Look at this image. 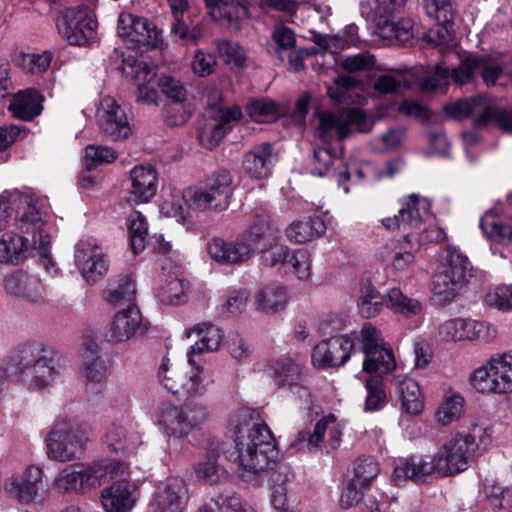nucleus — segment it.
Instances as JSON below:
<instances>
[{
    "mask_svg": "<svg viewBox=\"0 0 512 512\" xmlns=\"http://www.w3.org/2000/svg\"><path fill=\"white\" fill-rule=\"evenodd\" d=\"M386 297V307L396 313L410 317L421 312V303L416 299L406 297L398 288L390 289Z\"/></svg>",
    "mask_w": 512,
    "mask_h": 512,
    "instance_id": "864d4df0",
    "label": "nucleus"
},
{
    "mask_svg": "<svg viewBox=\"0 0 512 512\" xmlns=\"http://www.w3.org/2000/svg\"><path fill=\"white\" fill-rule=\"evenodd\" d=\"M218 512H256L254 508L233 491L224 490L211 497Z\"/></svg>",
    "mask_w": 512,
    "mask_h": 512,
    "instance_id": "6e6d98bb",
    "label": "nucleus"
},
{
    "mask_svg": "<svg viewBox=\"0 0 512 512\" xmlns=\"http://www.w3.org/2000/svg\"><path fill=\"white\" fill-rule=\"evenodd\" d=\"M463 413L464 398L459 394H451L447 395L439 405L435 419L440 425L447 426L458 420Z\"/></svg>",
    "mask_w": 512,
    "mask_h": 512,
    "instance_id": "3c124183",
    "label": "nucleus"
},
{
    "mask_svg": "<svg viewBox=\"0 0 512 512\" xmlns=\"http://www.w3.org/2000/svg\"><path fill=\"white\" fill-rule=\"evenodd\" d=\"M312 260L305 249L291 251L287 260V273L294 274L299 280H307L311 275Z\"/></svg>",
    "mask_w": 512,
    "mask_h": 512,
    "instance_id": "e2e57ef3",
    "label": "nucleus"
},
{
    "mask_svg": "<svg viewBox=\"0 0 512 512\" xmlns=\"http://www.w3.org/2000/svg\"><path fill=\"white\" fill-rule=\"evenodd\" d=\"M438 271L433 277L431 290L439 304L454 300L468 280L472 277V265L468 257L458 249L448 247Z\"/></svg>",
    "mask_w": 512,
    "mask_h": 512,
    "instance_id": "20e7f679",
    "label": "nucleus"
},
{
    "mask_svg": "<svg viewBox=\"0 0 512 512\" xmlns=\"http://www.w3.org/2000/svg\"><path fill=\"white\" fill-rule=\"evenodd\" d=\"M136 297L135 284L129 274L119 275L107 288L106 300L108 303L118 306L121 304H133Z\"/></svg>",
    "mask_w": 512,
    "mask_h": 512,
    "instance_id": "49530a36",
    "label": "nucleus"
},
{
    "mask_svg": "<svg viewBox=\"0 0 512 512\" xmlns=\"http://www.w3.org/2000/svg\"><path fill=\"white\" fill-rule=\"evenodd\" d=\"M503 73V66L488 55L466 58L457 68L452 70V80L457 84H466L476 76H480L487 87L495 86Z\"/></svg>",
    "mask_w": 512,
    "mask_h": 512,
    "instance_id": "a211bd4d",
    "label": "nucleus"
},
{
    "mask_svg": "<svg viewBox=\"0 0 512 512\" xmlns=\"http://www.w3.org/2000/svg\"><path fill=\"white\" fill-rule=\"evenodd\" d=\"M209 416L205 405L189 403L184 406L164 404L158 411L159 424L166 434L174 437H184L200 429Z\"/></svg>",
    "mask_w": 512,
    "mask_h": 512,
    "instance_id": "1a4fd4ad",
    "label": "nucleus"
},
{
    "mask_svg": "<svg viewBox=\"0 0 512 512\" xmlns=\"http://www.w3.org/2000/svg\"><path fill=\"white\" fill-rule=\"evenodd\" d=\"M158 87L167 102H187L189 91L186 86L178 79L170 76H163L158 81Z\"/></svg>",
    "mask_w": 512,
    "mask_h": 512,
    "instance_id": "774afa93",
    "label": "nucleus"
},
{
    "mask_svg": "<svg viewBox=\"0 0 512 512\" xmlns=\"http://www.w3.org/2000/svg\"><path fill=\"white\" fill-rule=\"evenodd\" d=\"M75 264L90 284L100 281L109 269V259L93 237H83L75 245Z\"/></svg>",
    "mask_w": 512,
    "mask_h": 512,
    "instance_id": "ddd939ff",
    "label": "nucleus"
},
{
    "mask_svg": "<svg viewBox=\"0 0 512 512\" xmlns=\"http://www.w3.org/2000/svg\"><path fill=\"white\" fill-rule=\"evenodd\" d=\"M382 6H371L369 17L376 25L381 37L389 41H395L404 45L414 36V23L410 18H399L396 20V13L402 7H394L382 11Z\"/></svg>",
    "mask_w": 512,
    "mask_h": 512,
    "instance_id": "dca6fc26",
    "label": "nucleus"
},
{
    "mask_svg": "<svg viewBox=\"0 0 512 512\" xmlns=\"http://www.w3.org/2000/svg\"><path fill=\"white\" fill-rule=\"evenodd\" d=\"M2 286L9 296L32 304L43 303L47 297L41 279L23 270H15L5 275Z\"/></svg>",
    "mask_w": 512,
    "mask_h": 512,
    "instance_id": "412c9836",
    "label": "nucleus"
},
{
    "mask_svg": "<svg viewBox=\"0 0 512 512\" xmlns=\"http://www.w3.org/2000/svg\"><path fill=\"white\" fill-rule=\"evenodd\" d=\"M484 493L498 512H510L512 509V490L510 488L503 487L495 481L487 482L484 486Z\"/></svg>",
    "mask_w": 512,
    "mask_h": 512,
    "instance_id": "13d9d810",
    "label": "nucleus"
},
{
    "mask_svg": "<svg viewBox=\"0 0 512 512\" xmlns=\"http://www.w3.org/2000/svg\"><path fill=\"white\" fill-rule=\"evenodd\" d=\"M433 473L438 474L436 456H412L394 469V478L399 483L402 480H412L424 483Z\"/></svg>",
    "mask_w": 512,
    "mask_h": 512,
    "instance_id": "c756f323",
    "label": "nucleus"
},
{
    "mask_svg": "<svg viewBox=\"0 0 512 512\" xmlns=\"http://www.w3.org/2000/svg\"><path fill=\"white\" fill-rule=\"evenodd\" d=\"M28 249L29 241L25 237L6 232L0 237V263L18 265L26 259Z\"/></svg>",
    "mask_w": 512,
    "mask_h": 512,
    "instance_id": "4c0bfd02",
    "label": "nucleus"
},
{
    "mask_svg": "<svg viewBox=\"0 0 512 512\" xmlns=\"http://www.w3.org/2000/svg\"><path fill=\"white\" fill-rule=\"evenodd\" d=\"M232 177L228 171L214 173L205 188H188L183 192L185 202L196 210L225 209L232 194Z\"/></svg>",
    "mask_w": 512,
    "mask_h": 512,
    "instance_id": "f8f14e48",
    "label": "nucleus"
},
{
    "mask_svg": "<svg viewBox=\"0 0 512 512\" xmlns=\"http://www.w3.org/2000/svg\"><path fill=\"white\" fill-rule=\"evenodd\" d=\"M386 294H380L370 279H362L360 283V296L358 308L364 318L375 317L386 306Z\"/></svg>",
    "mask_w": 512,
    "mask_h": 512,
    "instance_id": "79ce46f5",
    "label": "nucleus"
},
{
    "mask_svg": "<svg viewBox=\"0 0 512 512\" xmlns=\"http://www.w3.org/2000/svg\"><path fill=\"white\" fill-rule=\"evenodd\" d=\"M470 431L472 433L467 435H455L446 441L435 454L438 464V475L446 477L467 470L476 447V434L484 433L487 430L482 426L474 425Z\"/></svg>",
    "mask_w": 512,
    "mask_h": 512,
    "instance_id": "0eeeda50",
    "label": "nucleus"
},
{
    "mask_svg": "<svg viewBox=\"0 0 512 512\" xmlns=\"http://www.w3.org/2000/svg\"><path fill=\"white\" fill-rule=\"evenodd\" d=\"M499 107L485 94L470 98L469 117L473 118L474 125L484 127L494 123Z\"/></svg>",
    "mask_w": 512,
    "mask_h": 512,
    "instance_id": "a18cd8bd",
    "label": "nucleus"
},
{
    "mask_svg": "<svg viewBox=\"0 0 512 512\" xmlns=\"http://www.w3.org/2000/svg\"><path fill=\"white\" fill-rule=\"evenodd\" d=\"M42 100V96L36 90L26 89L13 96L9 110L15 117L29 121L41 113Z\"/></svg>",
    "mask_w": 512,
    "mask_h": 512,
    "instance_id": "58836bf2",
    "label": "nucleus"
},
{
    "mask_svg": "<svg viewBox=\"0 0 512 512\" xmlns=\"http://www.w3.org/2000/svg\"><path fill=\"white\" fill-rule=\"evenodd\" d=\"M89 441L88 432L79 425L68 421L57 423L47 435V455L59 462L78 459Z\"/></svg>",
    "mask_w": 512,
    "mask_h": 512,
    "instance_id": "6e6552de",
    "label": "nucleus"
},
{
    "mask_svg": "<svg viewBox=\"0 0 512 512\" xmlns=\"http://www.w3.org/2000/svg\"><path fill=\"white\" fill-rule=\"evenodd\" d=\"M129 238L135 254L142 252L148 245V225L145 217L135 211L127 220Z\"/></svg>",
    "mask_w": 512,
    "mask_h": 512,
    "instance_id": "8fccbe9b",
    "label": "nucleus"
},
{
    "mask_svg": "<svg viewBox=\"0 0 512 512\" xmlns=\"http://www.w3.org/2000/svg\"><path fill=\"white\" fill-rule=\"evenodd\" d=\"M164 122L170 126L185 124L191 116V106L187 102H166L163 106Z\"/></svg>",
    "mask_w": 512,
    "mask_h": 512,
    "instance_id": "0e129e2a",
    "label": "nucleus"
},
{
    "mask_svg": "<svg viewBox=\"0 0 512 512\" xmlns=\"http://www.w3.org/2000/svg\"><path fill=\"white\" fill-rule=\"evenodd\" d=\"M428 213V201L411 194L402 201L398 215L383 219L382 224L389 230L398 229L411 237L413 232L420 228Z\"/></svg>",
    "mask_w": 512,
    "mask_h": 512,
    "instance_id": "aec40b11",
    "label": "nucleus"
},
{
    "mask_svg": "<svg viewBox=\"0 0 512 512\" xmlns=\"http://www.w3.org/2000/svg\"><path fill=\"white\" fill-rule=\"evenodd\" d=\"M364 384L367 390L364 411L375 412L381 410L387 403V395L382 377L368 376Z\"/></svg>",
    "mask_w": 512,
    "mask_h": 512,
    "instance_id": "5fc2aeb1",
    "label": "nucleus"
},
{
    "mask_svg": "<svg viewBox=\"0 0 512 512\" xmlns=\"http://www.w3.org/2000/svg\"><path fill=\"white\" fill-rule=\"evenodd\" d=\"M105 443L113 452L132 451L138 444V437L123 425L113 423L105 433Z\"/></svg>",
    "mask_w": 512,
    "mask_h": 512,
    "instance_id": "09e8293b",
    "label": "nucleus"
},
{
    "mask_svg": "<svg viewBox=\"0 0 512 512\" xmlns=\"http://www.w3.org/2000/svg\"><path fill=\"white\" fill-rule=\"evenodd\" d=\"M276 236V229L271 225L269 220L263 216L255 217L249 228L241 234L244 241L251 244V248H254L262 241L274 240Z\"/></svg>",
    "mask_w": 512,
    "mask_h": 512,
    "instance_id": "603ef678",
    "label": "nucleus"
},
{
    "mask_svg": "<svg viewBox=\"0 0 512 512\" xmlns=\"http://www.w3.org/2000/svg\"><path fill=\"white\" fill-rule=\"evenodd\" d=\"M163 284L158 291L159 300L166 305H179L185 301L188 285L181 274L174 270L163 273Z\"/></svg>",
    "mask_w": 512,
    "mask_h": 512,
    "instance_id": "ea45409f",
    "label": "nucleus"
},
{
    "mask_svg": "<svg viewBox=\"0 0 512 512\" xmlns=\"http://www.w3.org/2000/svg\"><path fill=\"white\" fill-rule=\"evenodd\" d=\"M158 379L166 390L174 395L185 397L201 396L205 393L207 386L203 366L200 364L191 366V371L187 375L169 359L162 360L158 370Z\"/></svg>",
    "mask_w": 512,
    "mask_h": 512,
    "instance_id": "9b49d317",
    "label": "nucleus"
},
{
    "mask_svg": "<svg viewBox=\"0 0 512 512\" xmlns=\"http://www.w3.org/2000/svg\"><path fill=\"white\" fill-rule=\"evenodd\" d=\"M423 7L437 23L453 25L455 7L451 0H423Z\"/></svg>",
    "mask_w": 512,
    "mask_h": 512,
    "instance_id": "bf43d9fd",
    "label": "nucleus"
},
{
    "mask_svg": "<svg viewBox=\"0 0 512 512\" xmlns=\"http://www.w3.org/2000/svg\"><path fill=\"white\" fill-rule=\"evenodd\" d=\"M118 35L136 45H151L157 39L156 27L146 18L122 13L118 19Z\"/></svg>",
    "mask_w": 512,
    "mask_h": 512,
    "instance_id": "bb28decb",
    "label": "nucleus"
},
{
    "mask_svg": "<svg viewBox=\"0 0 512 512\" xmlns=\"http://www.w3.org/2000/svg\"><path fill=\"white\" fill-rule=\"evenodd\" d=\"M356 338L361 343V350L365 355L362 365L364 372L382 377L395 369L393 351L374 326L365 323Z\"/></svg>",
    "mask_w": 512,
    "mask_h": 512,
    "instance_id": "9d476101",
    "label": "nucleus"
},
{
    "mask_svg": "<svg viewBox=\"0 0 512 512\" xmlns=\"http://www.w3.org/2000/svg\"><path fill=\"white\" fill-rule=\"evenodd\" d=\"M97 22L85 8L66 9L57 18L60 35L70 45L83 46L94 37Z\"/></svg>",
    "mask_w": 512,
    "mask_h": 512,
    "instance_id": "4468645a",
    "label": "nucleus"
},
{
    "mask_svg": "<svg viewBox=\"0 0 512 512\" xmlns=\"http://www.w3.org/2000/svg\"><path fill=\"white\" fill-rule=\"evenodd\" d=\"M22 212L17 220V226L23 233L32 234V244L39 250L42 265L46 270L54 267V262L48 254L50 236L44 230L48 217V206L45 199L24 194L20 197Z\"/></svg>",
    "mask_w": 512,
    "mask_h": 512,
    "instance_id": "39448f33",
    "label": "nucleus"
},
{
    "mask_svg": "<svg viewBox=\"0 0 512 512\" xmlns=\"http://www.w3.org/2000/svg\"><path fill=\"white\" fill-rule=\"evenodd\" d=\"M246 112L253 121L261 123L277 118L279 109L273 100L257 98L247 104Z\"/></svg>",
    "mask_w": 512,
    "mask_h": 512,
    "instance_id": "4d7b16f0",
    "label": "nucleus"
},
{
    "mask_svg": "<svg viewBox=\"0 0 512 512\" xmlns=\"http://www.w3.org/2000/svg\"><path fill=\"white\" fill-rule=\"evenodd\" d=\"M82 375L86 379V386L92 392H100L106 383L109 366L107 362L98 354L84 355L82 363Z\"/></svg>",
    "mask_w": 512,
    "mask_h": 512,
    "instance_id": "c9c22d12",
    "label": "nucleus"
},
{
    "mask_svg": "<svg viewBox=\"0 0 512 512\" xmlns=\"http://www.w3.org/2000/svg\"><path fill=\"white\" fill-rule=\"evenodd\" d=\"M243 422L236 427L235 454L240 473H256L263 471L278 458L275 439L265 423L247 419L240 415Z\"/></svg>",
    "mask_w": 512,
    "mask_h": 512,
    "instance_id": "f257e3e1",
    "label": "nucleus"
},
{
    "mask_svg": "<svg viewBox=\"0 0 512 512\" xmlns=\"http://www.w3.org/2000/svg\"><path fill=\"white\" fill-rule=\"evenodd\" d=\"M207 7L213 9V13L235 29H240V22L247 18L248 9L236 0H204Z\"/></svg>",
    "mask_w": 512,
    "mask_h": 512,
    "instance_id": "a19ab883",
    "label": "nucleus"
},
{
    "mask_svg": "<svg viewBox=\"0 0 512 512\" xmlns=\"http://www.w3.org/2000/svg\"><path fill=\"white\" fill-rule=\"evenodd\" d=\"M379 474L378 463L371 457H361L356 461L354 476L351 479L359 487H367Z\"/></svg>",
    "mask_w": 512,
    "mask_h": 512,
    "instance_id": "69168bd1",
    "label": "nucleus"
},
{
    "mask_svg": "<svg viewBox=\"0 0 512 512\" xmlns=\"http://www.w3.org/2000/svg\"><path fill=\"white\" fill-rule=\"evenodd\" d=\"M229 130L230 126H226L225 123H220L216 119H211L199 128L198 138L203 147L211 150L220 143Z\"/></svg>",
    "mask_w": 512,
    "mask_h": 512,
    "instance_id": "052dcab7",
    "label": "nucleus"
},
{
    "mask_svg": "<svg viewBox=\"0 0 512 512\" xmlns=\"http://www.w3.org/2000/svg\"><path fill=\"white\" fill-rule=\"evenodd\" d=\"M469 382L483 394L512 393V354L492 355L484 365L473 371Z\"/></svg>",
    "mask_w": 512,
    "mask_h": 512,
    "instance_id": "423d86ee",
    "label": "nucleus"
},
{
    "mask_svg": "<svg viewBox=\"0 0 512 512\" xmlns=\"http://www.w3.org/2000/svg\"><path fill=\"white\" fill-rule=\"evenodd\" d=\"M96 119L102 133L112 141L125 140L132 134L125 110L112 97L101 100Z\"/></svg>",
    "mask_w": 512,
    "mask_h": 512,
    "instance_id": "6ab92c4d",
    "label": "nucleus"
},
{
    "mask_svg": "<svg viewBox=\"0 0 512 512\" xmlns=\"http://www.w3.org/2000/svg\"><path fill=\"white\" fill-rule=\"evenodd\" d=\"M158 177L151 166H136L130 172L128 201L131 203H147L156 194Z\"/></svg>",
    "mask_w": 512,
    "mask_h": 512,
    "instance_id": "cd10ccee",
    "label": "nucleus"
},
{
    "mask_svg": "<svg viewBox=\"0 0 512 512\" xmlns=\"http://www.w3.org/2000/svg\"><path fill=\"white\" fill-rule=\"evenodd\" d=\"M312 164L313 168L311 169V173L318 177L337 174L339 176V182L341 180L347 181L350 178L343 160L333 156L328 148L314 149Z\"/></svg>",
    "mask_w": 512,
    "mask_h": 512,
    "instance_id": "72a5a7b5",
    "label": "nucleus"
},
{
    "mask_svg": "<svg viewBox=\"0 0 512 512\" xmlns=\"http://www.w3.org/2000/svg\"><path fill=\"white\" fill-rule=\"evenodd\" d=\"M265 370L279 388H287L290 391L296 390L298 393L301 391L304 394L307 393V390L298 384L301 370L299 365L292 359L270 360Z\"/></svg>",
    "mask_w": 512,
    "mask_h": 512,
    "instance_id": "7c9ffc66",
    "label": "nucleus"
},
{
    "mask_svg": "<svg viewBox=\"0 0 512 512\" xmlns=\"http://www.w3.org/2000/svg\"><path fill=\"white\" fill-rule=\"evenodd\" d=\"M127 474L124 462L113 459H101L90 464L68 465L57 474L52 487L59 494H84L107 482V479Z\"/></svg>",
    "mask_w": 512,
    "mask_h": 512,
    "instance_id": "7ed1b4c3",
    "label": "nucleus"
},
{
    "mask_svg": "<svg viewBox=\"0 0 512 512\" xmlns=\"http://www.w3.org/2000/svg\"><path fill=\"white\" fill-rule=\"evenodd\" d=\"M217 50L220 58L229 65L243 67L246 64V53L244 49L235 42L221 39L217 42Z\"/></svg>",
    "mask_w": 512,
    "mask_h": 512,
    "instance_id": "338daca9",
    "label": "nucleus"
},
{
    "mask_svg": "<svg viewBox=\"0 0 512 512\" xmlns=\"http://www.w3.org/2000/svg\"><path fill=\"white\" fill-rule=\"evenodd\" d=\"M52 56L49 52L42 54L20 53L16 56V64L26 73L37 74L47 70Z\"/></svg>",
    "mask_w": 512,
    "mask_h": 512,
    "instance_id": "680f3d73",
    "label": "nucleus"
},
{
    "mask_svg": "<svg viewBox=\"0 0 512 512\" xmlns=\"http://www.w3.org/2000/svg\"><path fill=\"white\" fill-rule=\"evenodd\" d=\"M188 498L183 479L171 477L151 500L147 512H183Z\"/></svg>",
    "mask_w": 512,
    "mask_h": 512,
    "instance_id": "393cba45",
    "label": "nucleus"
},
{
    "mask_svg": "<svg viewBox=\"0 0 512 512\" xmlns=\"http://www.w3.org/2000/svg\"><path fill=\"white\" fill-rule=\"evenodd\" d=\"M354 343L348 336H337L322 340L312 352V363L317 368L340 367L350 358Z\"/></svg>",
    "mask_w": 512,
    "mask_h": 512,
    "instance_id": "5701e85b",
    "label": "nucleus"
},
{
    "mask_svg": "<svg viewBox=\"0 0 512 512\" xmlns=\"http://www.w3.org/2000/svg\"><path fill=\"white\" fill-rule=\"evenodd\" d=\"M10 366L19 382L39 389L52 385L64 369L57 353L38 342L22 345Z\"/></svg>",
    "mask_w": 512,
    "mask_h": 512,
    "instance_id": "f03ea898",
    "label": "nucleus"
},
{
    "mask_svg": "<svg viewBox=\"0 0 512 512\" xmlns=\"http://www.w3.org/2000/svg\"><path fill=\"white\" fill-rule=\"evenodd\" d=\"M273 167V147L265 142L254 146L243 157V168L256 179H264L271 174Z\"/></svg>",
    "mask_w": 512,
    "mask_h": 512,
    "instance_id": "2f4dec72",
    "label": "nucleus"
},
{
    "mask_svg": "<svg viewBox=\"0 0 512 512\" xmlns=\"http://www.w3.org/2000/svg\"><path fill=\"white\" fill-rule=\"evenodd\" d=\"M241 477L247 481L258 478L260 483L267 482L270 489H274L276 486H287V483L293 478V474L287 465L279 464L275 460L274 463L268 465L263 471L250 474L242 472Z\"/></svg>",
    "mask_w": 512,
    "mask_h": 512,
    "instance_id": "37998d69",
    "label": "nucleus"
},
{
    "mask_svg": "<svg viewBox=\"0 0 512 512\" xmlns=\"http://www.w3.org/2000/svg\"><path fill=\"white\" fill-rule=\"evenodd\" d=\"M402 408L409 414H419L423 409V397L418 383L404 374L394 377Z\"/></svg>",
    "mask_w": 512,
    "mask_h": 512,
    "instance_id": "f704fd0d",
    "label": "nucleus"
},
{
    "mask_svg": "<svg viewBox=\"0 0 512 512\" xmlns=\"http://www.w3.org/2000/svg\"><path fill=\"white\" fill-rule=\"evenodd\" d=\"M5 489L21 503L40 504L45 499L47 484L42 469L31 465L21 475L11 477L5 483Z\"/></svg>",
    "mask_w": 512,
    "mask_h": 512,
    "instance_id": "f3484780",
    "label": "nucleus"
},
{
    "mask_svg": "<svg viewBox=\"0 0 512 512\" xmlns=\"http://www.w3.org/2000/svg\"><path fill=\"white\" fill-rule=\"evenodd\" d=\"M325 231V222L320 217L315 216L292 222L286 228L285 233L289 241L302 244L320 237Z\"/></svg>",
    "mask_w": 512,
    "mask_h": 512,
    "instance_id": "e433bc0d",
    "label": "nucleus"
},
{
    "mask_svg": "<svg viewBox=\"0 0 512 512\" xmlns=\"http://www.w3.org/2000/svg\"><path fill=\"white\" fill-rule=\"evenodd\" d=\"M480 228L484 234L499 242L512 241V224L493 211H487L480 219Z\"/></svg>",
    "mask_w": 512,
    "mask_h": 512,
    "instance_id": "de8ad7c7",
    "label": "nucleus"
},
{
    "mask_svg": "<svg viewBox=\"0 0 512 512\" xmlns=\"http://www.w3.org/2000/svg\"><path fill=\"white\" fill-rule=\"evenodd\" d=\"M210 257L220 264H242L253 255L251 244L240 236L235 241L227 242L222 238H212L207 243Z\"/></svg>",
    "mask_w": 512,
    "mask_h": 512,
    "instance_id": "a878e982",
    "label": "nucleus"
},
{
    "mask_svg": "<svg viewBox=\"0 0 512 512\" xmlns=\"http://www.w3.org/2000/svg\"><path fill=\"white\" fill-rule=\"evenodd\" d=\"M195 333L198 336V340L194 345L191 346L187 357L188 363L190 366H194L195 364H200L196 361L195 356L201 354L203 352H213L216 351L222 341V333L218 327L212 324H198L191 328L189 334Z\"/></svg>",
    "mask_w": 512,
    "mask_h": 512,
    "instance_id": "473e14b6",
    "label": "nucleus"
},
{
    "mask_svg": "<svg viewBox=\"0 0 512 512\" xmlns=\"http://www.w3.org/2000/svg\"><path fill=\"white\" fill-rule=\"evenodd\" d=\"M141 313L134 304H128L125 309L116 313L108 326L105 337L110 342H123L133 337L141 323Z\"/></svg>",
    "mask_w": 512,
    "mask_h": 512,
    "instance_id": "c85d7f7f",
    "label": "nucleus"
},
{
    "mask_svg": "<svg viewBox=\"0 0 512 512\" xmlns=\"http://www.w3.org/2000/svg\"><path fill=\"white\" fill-rule=\"evenodd\" d=\"M343 435V427L333 414L321 418L315 425L313 433L299 432L297 443L304 444L308 449L320 447L322 442L329 450H336Z\"/></svg>",
    "mask_w": 512,
    "mask_h": 512,
    "instance_id": "b1692460",
    "label": "nucleus"
},
{
    "mask_svg": "<svg viewBox=\"0 0 512 512\" xmlns=\"http://www.w3.org/2000/svg\"><path fill=\"white\" fill-rule=\"evenodd\" d=\"M127 466V474L116 477L115 479H107L112 481L109 487L101 492L102 506L106 512H129L138 500V489L134 482L128 479L129 466Z\"/></svg>",
    "mask_w": 512,
    "mask_h": 512,
    "instance_id": "4be33fe9",
    "label": "nucleus"
},
{
    "mask_svg": "<svg viewBox=\"0 0 512 512\" xmlns=\"http://www.w3.org/2000/svg\"><path fill=\"white\" fill-rule=\"evenodd\" d=\"M317 136L323 143L342 140L349 135L352 125H361L366 120L365 113L358 108L338 113L321 111L317 113Z\"/></svg>",
    "mask_w": 512,
    "mask_h": 512,
    "instance_id": "2eb2a0df",
    "label": "nucleus"
},
{
    "mask_svg": "<svg viewBox=\"0 0 512 512\" xmlns=\"http://www.w3.org/2000/svg\"><path fill=\"white\" fill-rule=\"evenodd\" d=\"M286 288L280 285H269L255 295L257 310L270 313L283 309L287 304Z\"/></svg>",
    "mask_w": 512,
    "mask_h": 512,
    "instance_id": "c03bdc74",
    "label": "nucleus"
}]
</instances>
